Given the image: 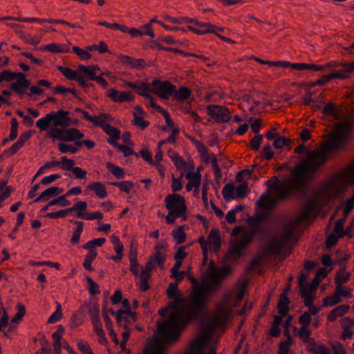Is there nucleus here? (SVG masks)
<instances>
[{"label": "nucleus", "instance_id": "c756f323", "mask_svg": "<svg viewBox=\"0 0 354 354\" xmlns=\"http://www.w3.org/2000/svg\"><path fill=\"white\" fill-rule=\"evenodd\" d=\"M293 330L297 331V335L303 339V342L305 343H308L310 344L311 342H315L314 339L310 338V336L311 335V331L309 328L301 327L299 330H297V327H293Z\"/></svg>", "mask_w": 354, "mask_h": 354}, {"label": "nucleus", "instance_id": "72a5a7b5", "mask_svg": "<svg viewBox=\"0 0 354 354\" xmlns=\"http://www.w3.org/2000/svg\"><path fill=\"white\" fill-rule=\"evenodd\" d=\"M57 69L64 75V77L68 80H76L80 77L79 73L76 71H73L72 69L64 67L62 66H57Z\"/></svg>", "mask_w": 354, "mask_h": 354}, {"label": "nucleus", "instance_id": "e2e57ef3", "mask_svg": "<svg viewBox=\"0 0 354 354\" xmlns=\"http://www.w3.org/2000/svg\"><path fill=\"white\" fill-rule=\"evenodd\" d=\"M86 281L89 286V292L91 295H95L100 293L98 285L90 277H86Z\"/></svg>", "mask_w": 354, "mask_h": 354}, {"label": "nucleus", "instance_id": "2eb2a0df", "mask_svg": "<svg viewBox=\"0 0 354 354\" xmlns=\"http://www.w3.org/2000/svg\"><path fill=\"white\" fill-rule=\"evenodd\" d=\"M17 78V81L10 86V88L19 95H22L26 93V91L30 85V81L26 79L24 73L20 72L18 73Z\"/></svg>", "mask_w": 354, "mask_h": 354}, {"label": "nucleus", "instance_id": "412c9836", "mask_svg": "<svg viewBox=\"0 0 354 354\" xmlns=\"http://www.w3.org/2000/svg\"><path fill=\"white\" fill-rule=\"evenodd\" d=\"M167 153L178 170L187 169V165L183 157L172 149H169Z\"/></svg>", "mask_w": 354, "mask_h": 354}, {"label": "nucleus", "instance_id": "338daca9", "mask_svg": "<svg viewBox=\"0 0 354 354\" xmlns=\"http://www.w3.org/2000/svg\"><path fill=\"white\" fill-rule=\"evenodd\" d=\"M311 317L310 313L305 312L299 318V323L301 325V327L309 328V324L311 322Z\"/></svg>", "mask_w": 354, "mask_h": 354}, {"label": "nucleus", "instance_id": "20e7f679", "mask_svg": "<svg viewBox=\"0 0 354 354\" xmlns=\"http://www.w3.org/2000/svg\"><path fill=\"white\" fill-rule=\"evenodd\" d=\"M171 303H177L176 301H170L167 308H162L159 310V314L162 316H165L169 310H171L170 315L169 317L174 312V308L170 306ZM169 319L167 320V322ZM166 322V321H165ZM165 323V322H164ZM162 323H158V335L154 338L152 342L149 344V345L145 348V353L146 354H165L167 350V346L173 342H176L179 337L176 339H173L170 338V337L164 334H161L159 331V325Z\"/></svg>", "mask_w": 354, "mask_h": 354}, {"label": "nucleus", "instance_id": "4be33fe9", "mask_svg": "<svg viewBox=\"0 0 354 354\" xmlns=\"http://www.w3.org/2000/svg\"><path fill=\"white\" fill-rule=\"evenodd\" d=\"M104 132L110 136L108 140V142L114 145L115 143H117L116 141L120 138V131L119 129L111 126V124H106L104 127L102 129Z\"/></svg>", "mask_w": 354, "mask_h": 354}, {"label": "nucleus", "instance_id": "c03bdc74", "mask_svg": "<svg viewBox=\"0 0 354 354\" xmlns=\"http://www.w3.org/2000/svg\"><path fill=\"white\" fill-rule=\"evenodd\" d=\"M18 76V73L12 72L8 70H4L0 74V82L3 81L10 82Z\"/></svg>", "mask_w": 354, "mask_h": 354}, {"label": "nucleus", "instance_id": "f3484780", "mask_svg": "<svg viewBox=\"0 0 354 354\" xmlns=\"http://www.w3.org/2000/svg\"><path fill=\"white\" fill-rule=\"evenodd\" d=\"M117 323L119 326H123L124 324L131 325L137 320L136 313L131 311H123L122 309L118 310L115 317Z\"/></svg>", "mask_w": 354, "mask_h": 354}, {"label": "nucleus", "instance_id": "0e129e2a", "mask_svg": "<svg viewBox=\"0 0 354 354\" xmlns=\"http://www.w3.org/2000/svg\"><path fill=\"white\" fill-rule=\"evenodd\" d=\"M335 291L336 292V293L339 296V297L340 296H342L344 297L350 298L352 296V295L351 293V288H348L346 290L342 286H340L339 284H338V286H336Z\"/></svg>", "mask_w": 354, "mask_h": 354}, {"label": "nucleus", "instance_id": "6e6d98bb", "mask_svg": "<svg viewBox=\"0 0 354 354\" xmlns=\"http://www.w3.org/2000/svg\"><path fill=\"white\" fill-rule=\"evenodd\" d=\"M340 301V299L339 296L337 295L336 292L335 291V293L333 295L331 296H327L324 299V305L325 306H332L337 304H338Z\"/></svg>", "mask_w": 354, "mask_h": 354}, {"label": "nucleus", "instance_id": "7ed1b4c3", "mask_svg": "<svg viewBox=\"0 0 354 354\" xmlns=\"http://www.w3.org/2000/svg\"><path fill=\"white\" fill-rule=\"evenodd\" d=\"M295 167L291 169L290 178H287L279 183L278 177L273 176L266 182L268 192L276 193V198L286 200L290 197L295 192L303 189L304 184L303 178L306 176H297L293 174Z\"/></svg>", "mask_w": 354, "mask_h": 354}, {"label": "nucleus", "instance_id": "dca6fc26", "mask_svg": "<svg viewBox=\"0 0 354 354\" xmlns=\"http://www.w3.org/2000/svg\"><path fill=\"white\" fill-rule=\"evenodd\" d=\"M77 207H81L77 209L76 216L86 220H101L103 218V214L100 212H94L86 213L85 211L87 209V203L85 201H78Z\"/></svg>", "mask_w": 354, "mask_h": 354}, {"label": "nucleus", "instance_id": "603ef678", "mask_svg": "<svg viewBox=\"0 0 354 354\" xmlns=\"http://www.w3.org/2000/svg\"><path fill=\"white\" fill-rule=\"evenodd\" d=\"M17 308L18 312L15 315V317L12 319L11 322L12 323H17L19 321H21L23 318V317L26 314V308L25 306L21 304H17Z\"/></svg>", "mask_w": 354, "mask_h": 354}, {"label": "nucleus", "instance_id": "cd10ccee", "mask_svg": "<svg viewBox=\"0 0 354 354\" xmlns=\"http://www.w3.org/2000/svg\"><path fill=\"white\" fill-rule=\"evenodd\" d=\"M290 301L288 297L280 296L277 304L278 313L283 317H286L289 311V304Z\"/></svg>", "mask_w": 354, "mask_h": 354}, {"label": "nucleus", "instance_id": "ea45409f", "mask_svg": "<svg viewBox=\"0 0 354 354\" xmlns=\"http://www.w3.org/2000/svg\"><path fill=\"white\" fill-rule=\"evenodd\" d=\"M87 306L88 309V314L91 316L92 322L100 319V309L97 304L95 302H91L88 304Z\"/></svg>", "mask_w": 354, "mask_h": 354}, {"label": "nucleus", "instance_id": "9b49d317", "mask_svg": "<svg viewBox=\"0 0 354 354\" xmlns=\"http://www.w3.org/2000/svg\"><path fill=\"white\" fill-rule=\"evenodd\" d=\"M151 85L153 88L151 92L163 100H168L175 93L176 86L169 81H160L154 80Z\"/></svg>", "mask_w": 354, "mask_h": 354}, {"label": "nucleus", "instance_id": "f704fd0d", "mask_svg": "<svg viewBox=\"0 0 354 354\" xmlns=\"http://www.w3.org/2000/svg\"><path fill=\"white\" fill-rule=\"evenodd\" d=\"M343 322H346L349 324L348 325H344L343 326V331L342 334V339H346L347 338L351 339L353 337V331L351 329V326L352 324H354V320L349 318V317H344L342 319Z\"/></svg>", "mask_w": 354, "mask_h": 354}, {"label": "nucleus", "instance_id": "f03ea898", "mask_svg": "<svg viewBox=\"0 0 354 354\" xmlns=\"http://www.w3.org/2000/svg\"><path fill=\"white\" fill-rule=\"evenodd\" d=\"M340 146L339 142L332 140V137L329 136L328 140L324 142L319 149L310 151L302 162L295 165L293 174L306 176L308 178H313L320 167L326 162L328 154L336 151Z\"/></svg>", "mask_w": 354, "mask_h": 354}, {"label": "nucleus", "instance_id": "4c0bfd02", "mask_svg": "<svg viewBox=\"0 0 354 354\" xmlns=\"http://www.w3.org/2000/svg\"><path fill=\"white\" fill-rule=\"evenodd\" d=\"M184 226H180L177 230L172 231V236L176 239V244L183 243L186 240V234L183 230Z\"/></svg>", "mask_w": 354, "mask_h": 354}, {"label": "nucleus", "instance_id": "e433bc0d", "mask_svg": "<svg viewBox=\"0 0 354 354\" xmlns=\"http://www.w3.org/2000/svg\"><path fill=\"white\" fill-rule=\"evenodd\" d=\"M342 79L341 75L339 73L338 71H336L333 73H331L328 75L322 76L320 79H319L316 82L313 84H317L318 86H324L326 83L330 81L332 79Z\"/></svg>", "mask_w": 354, "mask_h": 354}, {"label": "nucleus", "instance_id": "3c124183", "mask_svg": "<svg viewBox=\"0 0 354 354\" xmlns=\"http://www.w3.org/2000/svg\"><path fill=\"white\" fill-rule=\"evenodd\" d=\"M17 308L18 312L15 315V317L12 319L11 322L12 323H17L19 321H21L23 318V317L26 314V308L25 306L21 304H17Z\"/></svg>", "mask_w": 354, "mask_h": 354}, {"label": "nucleus", "instance_id": "ddd939ff", "mask_svg": "<svg viewBox=\"0 0 354 354\" xmlns=\"http://www.w3.org/2000/svg\"><path fill=\"white\" fill-rule=\"evenodd\" d=\"M282 201L276 198V193L267 192L261 196L257 201V205L262 209H271L276 206L278 202Z\"/></svg>", "mask_w": 354, "mask_h": 354}, {"label": "nucleus", "instance_id": "6ab92c4d", "mask_svg": "<svg viewBox=\"0 0 354 354\" xmlns=\"http://www.w3.org/2000/svg\"><path fill=\"white\" fill-rule=\"evenodd\" d=\"M153 257V261L160 267L161 270L164 269V264L166 261V253L165 251V246L163 244L158 243L155 247V252L153 255L150 256Z\"/></svg>", "mask_w": 354, "mask_h": 354}, {"label": "nucleus", "instance_id": "774afa93", "mask_svg": "<svg viewBox=\"0 0 354 354\" xmlns=\"http://www.w3.org/2000/svg\"><path fill=\"white\" fill-rule=\"evenodd\" d=\"M263 140V136L260 134L256 135L250 140V147L252 149L257 151L259 149L260 145Z\"/></svg>", "mask_w": 354, "mask_h": 354}, {"label": "nucleus", "instance_id": "a19ab883", "mask_svg": "<svg viewBox=\"0 0 354 354\" xmlns=\"http://www.w3.org/2000/svg\"><path fill=\"white\" fill-rule=\"evenodd\" d=\"M234 192V186L232 183L226 184L223 190L222 194L223 197L225 201H230L232 198H235V196L233 195Z\"/></svg>", "mask_w": 354, "mask_h": 354}, {"label": "nucleus", "instance_id": "37998d69", "mask_svg": "<svg viewBox=\"0 0 354 354\" xmlns=\"http://www.w3.org/2000/svg\"><path fill=\"white\" fill-rule=\"evenodd\" d=\"M300 294L304 299V304L306 306H310L313 305V298L311 295V292L306 289V288H301Z\"/></svg>", "mask_w": 354, "mask_h": 354}, {"label": "nucleus", "instance_id": "a211bd4d", "mask_svg": "<svg viewBox=\"0 0 354 354\" xmlns=\"http://www.w3.org/2000/svg\"><path fill=\"white\" fill-rule=\"evenodd\" d=\"M63 189L58 187H50L41 193V194L34 200V203L40 201H46L50 198L58 196L63 192Z\"/></svg>", "mask_w": 354, "mask_h": 354}, {"label": "nucleus", "instance_id": "4d7b16f0", "mask_svg": "<svg viewBox=\"0 0 354 354\" xmlns=\"http://www.w3.org/2000/svg\"><path fill=\"white\" fill-rule=\"evenodd\" d=\"M78 70L80 72H82L86 75V77H84L85 80H94L95 81V78H97V75H95V73L90 71L88 67L84 66V65H79L78 66Z\"/></svg>", "mask_w": 354, "mask_h": 354}, {"label": "nucleus", "instance_id": "0eeeda50", "mask_svg": "<svg viewBox=\"0 0 354 354\" xmlns=\"http://www.w3.org/2000/svg\"><path fill=\"white\" fill-rule=\"evenodd\" d=\"M354 124V106L345 118V123L337 122L334 126L333 133L330 136L341 145L350 133V128Z\"/></svg>", "mask_w": 354, "mask_h": 354}, {"label": "nucleus", "instance_id": "c85d7f7f", "mask_svg": "<svg viewBox=\"0 0 354 354\" xmlns=\"http://www.w3.org/2000/svg\"><path fill=\"white\" fill-rule=\"evenodd\" d=\"M173 96L176 100L183 102L190 97L191 91L185 86H180L178 91H176V88Z\"/></svg>", "mask_w": 354, "mask_h": 354}, {"label": "nucleus", "instance_id": "7c9ffc66", "mask_svg": "<svg viewBox=\"0 0 354 354\" xmlns=\"http://www.w3.org/2000/svg\"><path fill=\"white\" fill-rule=\"evenodd\" d=\"M338 71L342 79L351 77V75L354 73V60L351 62L344 63L343 68L338 70Z\"/></svg>", "mask_w": 354, "mask_h": 354}, {"label": "nucleus", "instance_id": "864d4df0", "mask_svg": "<svg viewBox=\"0 0 354 354\" xmlns=\"http://www.w3.org/2000/svg\"><path fill=\"white\" fill-rule=\"evenodd\" d=\"M62 169L65 171H72L73 165H75V160L73 159H68L66 156H63L60 160Z\"/></svg>", "mask_w": 354, "mask_h": 354}, {"label": "nucleus", "instance_id": "79ce46f5", "mask_svg": "<svg viewBox=\"0 0 354 354\" xmlns=\"http://www.w3.org/2000/svg\"><path fill=\"white\" fill-rule=\"evenodd\" d=\"M109 184L118 187L122 192L129 193L133 187V183L130 181L112 182Z\"/></svg>", "mask_w": 354, "mask_h": 354}, {"label": "nucleus", "instance_id": "bb28decb", "mask_svg": "<svg viewBox=\"0 0 354 354\" xmlns=\"http://www.w3.org/2000/svg\"><path fill=\"white\" fill-rule=\"evenodd\" d=\"M87 189L93 191L96 196L103 198L107 196L106 188L102 183L94 182L87 186Z\"/></svg>", "mask_w": 354, "mask_h": 354}, {"label": "nucleus", "instance_id": "de8ad7c7", "mask_svg": "<svg viewBox=\"0 0 354 354\" xmlns=\"http://www.w3.org/2000/svg\"><path fill=\"white\" fill-rule=\"evenodd\" d=\"M203 29L195 28L191 26H187V29L191 30L192 32L199 35H203L207 33H216V30H218V28H203Z\"/></svg>", "mask_w": 354, "mask_h": 354}, {"label": "nucleus", "instance_id": "f8f14e48", "mask_svg": "<svg viewBox=\"0 0 354 354\" xmlns=\"http://www.w3.org/2000/svg\"><path fill=\"white\" fill-rule=\"evenodd\" d=\"M207 111L210 117L219 123L227 122L231 118L230 111L223 106L211 104L207 107Z\"/></svg>", "mask_w": 354, "mask_h": 354}, {"label": "nucleus", "instance_id": "a18cd8bd", "mask_svg": "<svg viewBox=\"0 0 354 354\" xmlns=\"http://www.w3.org/2000/svg\"><path fill=\"white\" fill-rule=\"evenodd\" d=\"M151 274H147L145 273H140V290L142 292H145L148 290L150 288L148 283V279L150 278Z\"/></svg>", "mask_w": 354, "mask_h": 354}, {"label": "nucleus", "instance_id": "09e8293b", "mask_svg": "<svg viewBox=\"0 0 354 354\" xmlns=\"http://www.w3.org/2000/svg\"><path fill=\"white\" fill-rule=\"evenodd\" d=\"M134 119L132 121L133 125L139 127L141 129H146L149 122L148 121H145L142 116H138L136 113H133Z\"/></svg>", "mask_w": 354, "mask_h": 354}, {"label": "nucleus", "instance_id": "6e6552de", "mask_svg": "<svg viewBox=\"0 0 354 354\" xmlns=\"http://www.w3.org/2000/svg\"><path fill=\"white\" fill-rule=\"evenodd\" d=\"M165 207L169 211L176 213L177 216H180L183 221L187 220V206L182 196L177 194L167 195L165 198Z\"/></svg>", "mask_w": 354, "mask_h": 354}, {"label": "nucleus", "instance_id": "bf43d9fd", "mask_svg": "<svg viewBox=\"0 0 354 354\" xmlns=\"http://www.w3.org/2000/svg\"><path fill=\"white\" fill-rule=\"evenodd\" d=\"M178 284L177 283H171L169 284L167 290V294L169 298L170 299H174L176 300H180L179 298H178L176 295V292H178Z\"/></svg>", "mask_w": 354, "mask_h": 354}, {"label": "nucleus", "instance_id": "473e14b6", "mask_svg": "<svg viewBox=\"0 0 354 354\" xmlns=\"http://www.w3.org/2000/svg\"><path fill=\"white\" fill-rule=\"evenodd\" d=\"M344 188L342 186L336 185L334 183H331V185L328 188V198L330 202H332L335 200L339 194L344 192Z\"/></svg>", "mask_w": 354, "mask_h": 354}, {"label": "nucleus", "instance_id": "aec40b11", "mask_svg": "<svg viewBox=\"0 0 354 354\" xmlns=\"http://www.w3.org/2000/svg\"><path fill=\"white\" fill-rule=\"evenodd\" d=\"M207 241L211 247V250L214 252L219 250L221 245V240L219 232L217 229L211 230L208 236Z\"/></svg>", "mask_w": 354, "mask_h": 354}, {"label": "nucleus", "instance_id": "9d476101", "mask_svg": "<svg viewBox=\"0 0 354 354\" xmlns=\"http://www.w3.org/2000/svg\"><path fill=\"white\" fill-rule=\"evenodd\" d=\"M230 313V310H225L223 308L218 309L214 314L213 318L203 326V335L207 337H210L214 328L225 324L229 318Z\"/></svg>", "mask_w": 354, "mask_h": 354}, {"label": "nucleus", "instance_id": "393cba45", "mask_svg": "<svg viewBox=\"0 0 354 354\" xmlns=\"http://www.w3.org/2000/svg\"><path fill=\"white\" fill-rule=\"evenodd\" d=\"M248 243L249 240L244 238L236 243H232L229 248L230 254H234L237 257L240 256L243 249L248 244Z\"/></svg>", "mask_w": 354, "mask_h": 354}, {"label": "nucleus", "instance_id": "39448f33", "mask_svg": "<svg viewBox=\"0 0 354 354\" xmlns=\"http://www.w3.org/2000/svg\"><path fill=\"white\" fill-rule=\"evenodd\" d=\"M69 112L64 110H59L57 112H51L45 117L40 118L36 122V126L40 131L47 130L50 123L53 124V127H67L72 124V120L68 117Z\"/></svg>", "mask_w": 354, "mask_h": 354}, {"label": "nucleus", "instance_id": "8fccbe9b", "mask_svg": "<svg viewBox=\"0 0 354 354\" xmlns=\"http://www.w3.org/2000/svg\"><path fill=\"white\" fill-rule=\"evenodd\" d=\"M151 88H149V84L145 82H140L139 84V88L137 90L138 94L145 97H151V95L149 93L151 92Z\"/></svg>", "mask_w": 354, "mask_h": 354}, {"label": "nucleus", "instance_id": "2f4dec72", "mask_svg": "<svg viewBox=\"0 0 354 354\" xmlns=\"http://www.w3.org/2000/svg\"><path fill=\"white\" fill-rule=\"evenodd\" d=\"M75 225H77L75 230L73 232V236L71 239V242L72 244L75 245L77 244L80 241L81 234L83 231L84 223L78 221H71Z\"/></svg>", "mask_w": 354, "mask_h": 354}, {"label": "nucleus", "instance_id": "c9c22d12", "mask_svg": "<svg viewBox=\"0 0 354 354\" xmlns=\"http://www.w3.org/2000/svg\"><path fill=\"white\" fill-rule=\"evenodd\" d=\"M322 113L325 115H333L335 118L339 119V111L337 109L335 104L327 103L322 109Z\"/></svg>", "mask_w": 354, "mask_h": 354}, {"label": "nucleus", "instance_id": "4468645a", "mask_svg": "<svg viewBox=\"0 0 354 354\" xmlns=\"http://www.w3.org/2000/svg\"><path fill=\"white\" fill-rule=\"evenodd\" d=\"M313 209L314 204L313 203H307L304 206L299 216L291 220L290 222L287 223L286 225L290 227V229H292V230L295 232L297 227L311 214Z\"/></svg>", "mask_w": 354, "mask_h": 354}, {"label": "nucleus", "instance_id": "423d86ee", "mask_svg": "<svg viewBox=\"0 0 354 354\" xmlns=\"http://www.w3.org/2000/svg\"><path fill=\"white\" fill-rule=\"evenodd\" d=\"M294 232L290 227L284 225L281 234L276 238L270 239L265 246L263 253L266 254H279L282 249L291 240Z\"/></svg>", "mask_w": 354, "mask_h": 354}, {"label": "nucleus", "instance_id": "a878e982", "mask_svg": "<svg viewBox=\"0 0 354 354\" xmlns=\"http://www.w3.org/2000/svg\"><path fill=\"white\" fill-rule=\"evenodd\" d=\"M111 242L114 245V250L117 254L115 256L111 257V259L115 261H120L123 256V245L120 242L119 238L117 236L113 235L111 237Z\"/></svg>", "mask_w": 354, "mask_h": 354}, {"label": "nucleus", "instance_id": "58836bf2", "mask_svg": "<svg viewBox=\"0 0 354 354\" xmlns=\"http://www.w3.org/2000/svg\"><path fill=\"white\" fill-rule=\"evenodd\" d=\"M106 167L117 178H122L124 177V171L122 168L119 167L110 162L106 163Z\"/></svg>", "mask_w": 354, "mask_h": 354}, {"label": "nucleus", "instance_id": "49530a36", "mask_svg": "<svg viewBox=\"0 0 354 354\" xmlns=\"http://www.w3.org/2000/svg\"><path fill=\"white\" fill-rule=\"evenodd\" d=\"M6 182L0 183V203L11 194L10 187H6Z\"/></svg>", "mask_w": 354, "mask_h": 354}, {"label": "nucleus", "instance_id": "69168bd1", "mask_svg": "<svg viewBox=\"0 0 354 354\" xmlns=\"http://www.w3.org/2000/svg\"><path fill=\"white\" fill-rule=\"evenodd\" d=\"M186 178L189 180V181H192L196 184V189H198L201 184V174L194 172H189L186 174Z\"/></svg>", "mask_w": 354, "mask_h": 354}, {"label": "nucleus", "instance_id": "13d9d810", "mask_svg": "<svg viewBox=\"0 0 354 354\" xmlns=\"http://www.w3.org/2000/svg\"><path fill=\"white\" fill-rule=\"evenodd\" d=\"M345 222V218H340L335 223L334 232H335L339 237H344V225Z\"/></svg>", "mask_w": 354, "mask_h": 354}, {"label": "nucleus", "instance_id": "5fc2aeb1", "mask_svg": "<svg viewBox=\"0 0 354 354\" xmlns=\"http://www.w3.org/2000/svg\"><path fill=\"white\" fill-rule=\"evenodd\" d=\"M66 197L65 194L59 196L58 198L49 201V205H59L62 207L68 206L71 202Z\"/></svg>", "mask_w": 354, "mask_h": 354}, {"label": "nucleus", "instance_id": "b1692460", "mask_svg": "<svg viewBox=\"0 0 354 354\" xmlns=\"http://www.w3.org/2000/svg\"><path fill=\"white\" fill-rule=\"evenodd\" d=\"M306 350L313 354H330L329 348L323 344L311 342L306 347Z\"/></svg>", "mask_w": 354, "mask_h": 354}, {"label": "nucleus", "instance_id": "052dcab7", "mask_svg": "<svg viewBox=\"0 0 354 354\" xmlns=\"http://www.w3.org/2000/svg\"><path fill=\"white\" fill-rule=\"evenodd\" d=\"M72 49L82 59H89L91 57V54L88 50L80 48L77 46H73Z\"/></svg>", "mask_w": 354, "mask_h": 354}, {"label": "nucleus", "instance_id": "680f3d73", "mask_svg": "<svg viewBox=\"0 0 354 354\" xmlns=\"http://www.w3.org/2000/svg\"><path fill=\"white\" fill-rule=\"evenodd\" d=\"M248 187V184L246 183H241L239 185H238V187L236 189V196H234L235 198H244L247 194Z\"/></svg>", "mask_w": 354, "mask_h": 354}, {"label": "nucleus", "instance_id": "1a4fd4ad", "mask_svg": "<svg viewBox=\"0 0 354 354\" xmlns=\"http://www.w3.org/2000/svg\"><path fill=\"white\" fill-rule=\"evenodd\" d=\"M48 133L50 138L64 142L75 141L84 137V134L75 128L59 129L51 127Z\"/></svg>", "mask_w": 354, "mask_h": 354}, {"label": "nucleus", "instance_id": "f257e3e1", "mask_svg": "<svg viewBox=\"0 0 354 354\" xmlns=\"http://www.w3.org/2000/svg\"><path fill=\"white\" fill-rule=\"evenodd\" d=\"M231 270L229 266L216 269L201 281V285L196 278L189 274L187 278L193 286L190 295L191 306L186 309L177 303H171L170 306L174 308V312L167 322L159 325L160 333L176 339L192 319L205 316L210 292L221 286L223 281L231 274Z\"/></svg>", "mask_w": 354, "mask_h": 354}, {"label": "nucleus", "instance_id": "5701e85b", "mask_svg": "<svg viewBox=\"0 0 354 354\" xmlns=\"http://www.w3.org/2000/svg\"><path fill=\"white\" fill-rule=\"evenodd\" d=\"M80 207H77V202L71 207L61 209L57 212L48 213L46 214V216L50 218H53V219H55V218H64L69 213H71L73 212H76L77 213V209Z\"/></svg>", "mask_w": 354, "mask_h": 354}]
</instances>
